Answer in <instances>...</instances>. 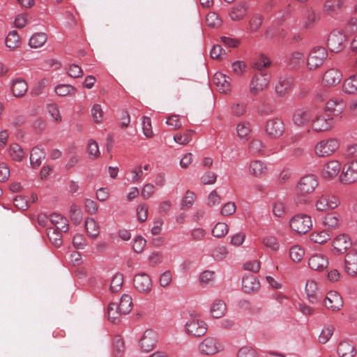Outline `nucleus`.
I'll return each instance as SVG.
<instances>
[{"label":"nucleus","mask_w":357,"mask_h":357,"mask_svg":"<svg viewBox=\"0 0 357 357\" xmlns=\"http://www.w3.org/2000/svg\"><path fill=\"white\" fill-rule=\"evenodd\" d=\"M340 147L337 139L331 137L319 141L314 146V152L319 158H326L332 155Z\"/></svg>","instance_id":"obj_1"},{"label":"nucleus","mask_w":357,"mask_h":357,"mask_svg":"<svg viewBox=\"0 0 357 357\" xmlns=\"http://www.w3.org/2000/svg\"><path fill=\"white\" fill-rule=\"evenodd\" d=\"M328 57V52L324 47L314 46L309 53L307 59V66L309 70H313L321 66Z\"/></svg>","instance_id":"obj_2"},{"label":"nucleus","mask_w":357,"mask_h":357,"mask_svg":"<svg viewBox=\"0 0 357 357\" xmlns=\"http://www.w3.org/2000/svg\"><path fill=\"white\" fill-rule=\"evenodd\" d=\"M291 229L299 234H305L312 227L311 217L305 214L294 215L289 221Z\"/></svg>","instance_id":"obj_3"},{"label":"nucleus","mask_w":357,"mask_h":357,"mask_svg":"<svg viewBox=\"0 0 357 357\" xmlns=\"http://www.w3.org/2000/svg\"><path fill=\"white\" fill-rule=\"evenodd\" d=\"M271 76L262 72L255 74L250 83V93L257 96L260 92L266 89L269 85Z\"/></svg>","instance_id":"obj_4"},{"label":"nucleus","mask_w":357,"mask_h":357,"mask_svg":"<svg viewBox=\"0 0 357 357\" xmlns=\"http://www.w3.org/2000/svg\"><path fill=\"white\" fill-rule=\"evenodd\" d=\"M318 185V180L314 174H307L303 176L296 185L298 193L306 195L312 192Z\"/></svg>","instance_id":"obj_5"},{"label":"nucleus","mask_w":357,"mask_h":357,"mask_svg":"<svg viewBox=\"0 0 357 357\" xmlns=\"http://www.w3.org/2000/svg\"><path fill=\"white\" fill-rule=\"evenodd\" d=\"M185 330L189 335L200 337L206 333L207 328L203 320L197 317H192L185 324Z\"/></svg>","instance_id":"obj_6"},{"label":"nucleus","mask_w":357,"mask_h":357,"mask_svg":"<svg viewBox=\"0 0 357 357\" xmlns=\"http://www.w3.org/2000/svg\"><path fill=\"white\" fill-rule=\"evenodd\" d=\"M199 349L202 354L209 356L223 350V347L217 339L208 337L199 344Z\"/></svg>","instance_id":"obj_7"},{"label":"nucleus","mask_w":357,"mask_h":357,"mask_svg":"<svg viewBox=\"0 0 357 357\" xmlns=\"http://www.w3.org/2000/svg\"><path fill=\"white\" fill-rule=\"evenodd\" d=\"M340 181L344 184L357 181V158L344 165L340 175Z\"/></svg>","instance_id":"obj_8"},{"label":"nucleus","mask_w":357,"mask_h":357,"mask_svg":"<svg viewBox=\"0 0 357 357\" xmlns=\"http://www.w3.org/2000/svg\"><path fill=\"white\" fill-rule=\"evenodd\" d=\"M314 112L310 108H299L295 110L292 116L294 123L299 127H304L313 118Z\"/></svg>","instance_id":"obj_9"},{"label":"nucleus","mask_w":357,"mask_h":357,"mask_svg":"<svg viewBox=\"0 0 357 357\" xmlns=\"http://www.w3.org/2000/svg\"><path fill=\"white\" fill-rule=\"evenodd\" d=\"M265 132L268 137L278 138L284 132V123L278 118L268 120L266 123Z\"/></svg>","instance_id":"obj_10"},{"label":"nucleus","mask_w":357,"mask_h":357,"mask_svg":"<svg viewBox=\"0 0 357 357\" xmlns=\"http://www.w3.org/2000/svg\"><path fill=\"white\" fill-rule=\"evenodd\" d=\"M333 126V118L324 114L317 116L312 124L313 130L317 132L328 131Z\"/></svg>","instance_id":"obj_11"},{"label":"nucleus","mask_w":357,"mask_h":357,"mask_svg":"<svg viewBox=\"0 0 357 357\" xmlns=\"http://www.w3.org/2000/svg\"><path fill=\"white\" fill-rule=\"evenodd\" d=\"M308 266L313 271L321 272L328 268V257L321 253L314 254L308 259Z\"/></svg>","instance_id":"obj_12"},{"label":"nucleus","mask_w":357,"mask_h":357,"mask_svg":"<svg viewBox=\"0 0 357 357\" xmlns=\"http://www.w3.org/2000/svg\"><path fill=\"white\" fill-rule=\"evenodd\" d=\"M134 286L139 292L148 294L152 289V280L148 274L141 273L135 276Z\"/></svg>","instance_id":"obj_13"},{"label":"nucleus","mask_w":357,"mask_h":357,"mask_svg":"<svg viewBox=\"0 0 357 357\" xmlns=\"http://www.w3.org/2000/svg\"><path fill=\"white\" fill-rule=\"evenodd\" d=\"M319 15L311 8H305L301 15V22L304 29H311L319 21Z\"/></svg>","instance_id":"obj_14"},{"label":"nucleus","mask_w":357,"mask_h":357,"mask_svg":"<svg viewBox=\"0 0 357 357\" xmlns=\"http://www.w3.org/2000/svg\"><path fill=\"white\" fill-rule=\"evenodd\" d=\"M155 344L156 337L155 332L152 330L145 331L139 340V345L142 350L144 352H149L153 349Z\"/></svg>","instance_id":"obj_15"},{"label":"nucleus","mask_w":357,"mask_h":357,"mask_svg":"<svg viewBox=\"0 0 357 357\" xmlns=\"http://www.w3.org/2000/svg\"><path fill=\"white\" fill-rule=\"evenodd\" d=\"M324 305L328 309L333 311H338L343 305V301L337 291H331L326 296Z\"/></svg>","instance_id":"obj_16"},{"label":"nucleus","mask_w":357,"mask_h":357,"mask_svg":"<svg viewBox=\"0 0 357 357\" xmlns=\"http://www.w3.org/2000/svg\"><path fill=\"white\" fill-rule=\"evenodd\" d=\"M340 169L341 164L337 160H330L323 166L321 174L326 178H333L340 173Z\"/></svg>","instance_id":"obj_17"},{"label":"nucleus","mask_w":357,"mask_h":357,"mask_svg":"<svg viewBox=\"0 0 357 357\" xmlns=\"http://www.w3.org/2000/svg\"><path fill=\"white\" fill-rule=\"evenodd\" d=\"M345 271L352 276L357 274V252L349 251L345 256L344 259Z\"/></svg>","instance_id":"obj_18"},{"label":"nucleus","mask_w":357,"mask_h":357,"mask_svg":"<svg viewBox=\"0 0 357 357\" xmlns=\"http://www.w3.org/2000/svg\"><path fill=\"white\" fill-rule=\"evenodd\" d=\"M293 79L290 77H282L278 79L275 90L279 96H284L292 88Z\"/></svg>","instance_id":"obj_19"},{"label":"nucleus","mask_w":357,"mask_h":357,"mask_svg":"<svg viewBox=\"0 0 357 357\" xmlns=\"http://www.w3.org/2000/svg\"><path fill=\"white\" fill-rule=\"evenodd\" d=\"M350 238L346 234H340L337 236L333 241V248L337 253H344L351 245Z\"/></svg>","instance_id":"obj_20"},{"label":"nucleus","mask_w":357,"mask_h":357,"mask_svg":"<svg viewBox=\"0 0 357 357\" xmlns=\"http://www.w3.org/2000/svg\"><path fill=\"white\" fill-rule=\"evenodd\" d=\"M342 73L336 68L328 70L324 75L323 82L325 85L331 86L338 84L342 79Z\"/></svg>","instance_id":"obj_21"},{"label":"nucleus","mask_w":357,"mask_h":357,"mask_svg":"<svg viewBox=\"0 0 357 357\" xmlns=\"http://www.w3.org/2000/svg\"><path fill=\"white\" fill-rule=\"evenodd\" d=\"M259 287V282L253 274L246 275L242 279V288L246 293L255 291Z\"/></svg>","instance_id":"obj_22"},{"label":"nucleus","mask_w":357,"mask_h":357,"mask_svg":"<svg viewBox=\"0 0 357 357\" xmlns=\"http://www.w3.org/2000/svg\"><path fill=\"white\" fill-rule=\"evenodd\" d=\"M230 78L222 73H215L213 76V82L218 90L220 93H227L230 90Z\"/></svg>","instance_id":"obj_23"},{"label":"nucleus","mask_w":357,"mask_h":357,"mask_svg":"<svg viewBox=\"0 0 357 357\" xmlns=\"http://www.w3.org/2000/svg\"><path fill=\"white\" fill-rule=\"evenodd\" d=\"M248 13V6L245 3H239L232 6L229 11L231 20L239 21L243 19Z\"/></svg>","instance_id":"obj_24"},{"label":"nucleus","mask_w":357,"mask_h":357,"mask_svg":"<svg viewBox=\"0 0 357 357\" xmlns=\"http://www.w3.org/2000/svg\"><path fill=\"white\" fill-rule=\"evenodd\" d=\"M50 221L54 226V229H59L63 232H67L69 229L68 220L59 213H54L50 215Z\"/></svg>","instance_id":"obj_25"},{"label":"nucleus","mask_w":357,"mask_h":357,"mask_svg":"<svg viewBox=\"0 0 357 357\" xmlns=\"http://www.w3.org/2000/svg\"><path fill=\"white\" fill-rule=\"evenodd\" d=\"M337 353L340 357H354L356 351L351 341H342L338 346Z\"/></svg>","instance_id":"obj_26"},{"label":"nucleus","mask_w":357,"mask_h":357,"mask_svg":"<svg viewBox=\"0 0 357 357\" xmlns=\"http://www.w3.org/2000/svg\"><path fill=\"white\" fill-rule=\"evenodd\" d=\"M343 36L339 32H332L328 38V47L333 52H339L342 49Z\"/></svg>","instance_id":"obj_27"},{"label":"nucleus","mask_w":357,"mask_h":357,"mask_svg":"<svg viewBox=\"0 0 357 357\" xmlns=\"http://www.w3.org/2000/svg\"><path fill=\"white\" fill-rule=\"evenodd\" d=\"M345 107V104L342 98H333L329 100L326 105V108L333 115L340 114Z\"/></svg>","instance_id":"obj_28"},{"label":"nucleus","mask_w":357,"mask_h":357,"mask_svg":"<svg viewBox=\"0 0 357 357\" xmlns=\"http://www.w3.org/2000/svg\"><path fill=\"white\" fill-rule=\"evenodd\" d=\"M28 86L26 81L22 78L14 79L11 85V91L14 96L22 97L27 91Z\"/></svg>","instance_id":"obj_29"},{"label":"nucleus","mask_w":357,"mask_h":357,"mask_svg":"<svg viewBox=\"0 0 357 357\" xmlns=\"http://www.w3.org/2000/svg\"><path fill=\"white\" fill-rule=\"evenodd\" d=\"M46 153L43 149L34 147L30 154V164L33 168L38 167L42 160L45 158Z\"/></svg>","instance_id":"obj_30"},{"label":"nucleus","mask_w":357,"mask_h":357,"mask_svg":"<svg viewBox=\"0 0 357 357\" xmlns=\"http://www.w3.org/2000/svg\"><path fill=\"white\" fill-rule=\"evenodd\" d=\"M267 167L264 162L255 160L249 165V172L255 177L261 176L266 172Z\"/></svg>","instance_id":"obj_31"},{"label":"nucleus","mask_w":357,"mask_h":357,"mask_svg":"<svg viewBox=\"0 0 357 357\" xmlns=\"http://www.w3.org/2000/svg\"><path fill=\"white\" fill-rule=\"evenodd\" d=\"M265 151V145L263 142L258 139H252L248 147V152L251 155L260 156L264 155Z\"/></svg>","instance_id":"obj_32"},{"label":"nucleus","mask_w":357,"mask_h":357,"mask_svg":"<svg viewBox=\"0 0 357 357\" xmlns=\"http://www.w3.org/2000/svg\"><path fill=\"white\" fill-rule=\"evenodd\" d=\"M227 311L225 303L222 300H215L211 307L213 317L219 319L225 315Z\"/></svg>","instance_id":"obj_33"},{"label":"nucleus","mask_w":357,"mask_h":357,"mask_svg":"<svg viewBox=\"0 0 357 357\" xmlns=\"http://www.w3.org/2000/svg\"><path fill=\"white\" fill-rule=\"evenodd\" d=\"M85 229L88 236L92 238H96L100 233L99 225L93 218L86 219Z\"/></svg>","instance_id":"obj_34"},{"label":"nucleus","mask_w":357,"mask_h":357,"mask_svg":"<svg viewBox=\"0 0 357 357\" xmlns=\"http://www.w3.org/2000/svg\"><path fill=\"white\" fill-rule=\"evenodd\" d=\"M342 90L347 94H354L357 92V75H351L344 81Z\"/></svg>","instance_id":"obj_35"},{"label":"nucleus","mask_w":357,"mask_h":357,"mask_svg":"<svg viewBox=\"0 0 357 357\" xmlns=\"http://www.w3.org/2000/svg\"><path fill=\"white\" fill-rule=\"evenodd\" d=\"M317 284L313 280H308L305 285V292L310 303H315L317 299Z\"/></svg>","instance_id":"obj_36"},{"label":"nucleus","mask_w":357,"mask_h":357,"mask_svg":"<svg viewBox=\"0 0 357 357\" xmlns=\"http://www.w3.org/2000/svg\"><path fill=\"white\" fill-rule=\"evenodd\" d=\"M263 19L260 15L256 14L252 15L246 27V31L249 33H256L262 24Z\"/></svg>","instance_id":"obj_37"},{"label":"nucleus","mask_w":357,"mask_h":357,"mask_svg":"<svg viewBox=\"0 0 357 357\" xmlns=\"http://www.w3.org/2000/svg\"><path fill=\"white\" fill-rule=\"evenodd\" d=\"M108 319L114 324H117L120 321V317L123 313L120 312L118 307V303H111L107 307Z\"/></svg>","instance_id":"obj_38"},{"label":"nucleus","mask_w":357,"mask_h":357,"mask_svg":"<svg viewBox=\"0 0 357 357\" xmlns=\"http://www.w3.org/2000/svg\"><path fill=\"white\" fill-rule=\"evenodd\" d=\"M340 215L337 213H328L324 217V225L328 229H334L339 227Z\"/></svg>","instance_id":"obj_39"},{"label":"nucleus","mask_w":357,"mask_h":357,"mask_svg":"<svg viewBox=\"0 0 357 357\" xmlns=\"http://www.w3.org/2000/svg\"><path fill=\"white\" fill-rule=\"evenodd\" d=\"M47 38L45 33H36L29 38V45L31 48L40 47L46 43Z\"/></svg>","instance_id":"obj_40"},{"label":"nucleus","mask_w":357,"mask_h":357,"mask_svg":"<svg viewBox=\"0 0 357 357\" xmlns=\"http://www.w3.org/2000/svg\"><path fill=\"white\" fill-rule=\"evenodd\" d=\"M132 298L128 294H124L120 299V302L118 304L119 310L123 314H128L132 310Z\"/></svg>","instance_id":"obj_41"},{"label":"nucleus","mask_w":357,"mask_h":357,"mask_svg":"<svg viewBox=\"0 0 357 357\" xmlns=\"http://www.w3.org/2000/svg\"><path fill=\"white\" fill-rule=\"evenodd\" d=\"M61 232L59 229H54V228H48L47 229V235L50 241L56 247H59L62 244Z\"/></svg>","instance_id":"obj_42"},{"label":"nucleus","mask_w":357,"mask_h":357,"mask_svg":"<svg viewBox=\"0 0 357 357\" xmlns=\"http://www.w3.org/2000/svg\"><path fill=\"white\" fill-rule=\"evenodd\" d=\"M331 238V235L326 230H322L319 231H313L310 234V239L312 241L322 244L324 243L327 242Z\"/></svg>","instance_id":"obj_43"},{"label":"nucleus","mask_w":357,"mask_h":357,"mask_svg":"<svg viewBox=\"0 0 357 357\" xmlns=\"http://www.w3.org/2000/svg\"><path fill=\"white\" fill-rule=\"evenodd\" d=\"M238 137L242 139H248L250 132V124L248 122H241L236 126Z\"/></svg>","instance_id":"obj_44"},{"label":"nucleus","mask_w":357,"mask_h":357,"mask_svg":"<svg viewBox=\"0 0 357 357\" xmlns=\"http://www.w3.org/2000/svg\"><path fill=\"white\" fill-rule=\"evenodd\" d=\"M70 219L75 225H79L82 220L83 215L81 208L73 204L70 209Z\"/></svg>","instance_id":"obj_45"},{"label":"nucleus","mask_w":357,"mask_h":357,"mask_svg":"<svg viewBox=\"0 0 357 357\" xmlns=\"http://www.w3.org/2000/svg\"><path fill=\"white\" fill-rule=\"evenodd\" d=\"M87 153L90 159L94 160L100 155L99 146L96 141L89 139L87 144Z\"/></svg>","instance_id":"obj_46"},{"label":"nucleus","mask_w":357,"mask_h":357,"mask_svg":"<svg viewBox=\"0 0 357 357\" xmlns=\"http://www.w3.org/2000/svg\"><path fill=\"white\" fill-rule=\"evenodd\" d=\"M6 45L8 48L13 50L20 44V37L16 31H10L6 38Z\"/></svg>","instance_id":"obj_47"},{"label":"nucleus","mask_w":357,"mask_h":357,"mask_svg":"<svg viewBox=\"0 0 357 357\" xmlns=\"http://www.w3.org/2000/svg\"><path fill=\"white\" fill-rule=\"evenodd\" d=\"M9 151L11 158L17 162L22 161L24 157L23 149L17 144H11Z\"/></svg>","instance_id":"obj_48"},{"label":"nucleus","mask_w":357,"mask_h":357,"mask_svg":"<svg viewBox=\"0 0 357 357\" xmlns=\"http://www.w3.org/2000/svg\"><path fill=\"white\" fill-rule=\"evenodd\" d=\"M270 65V59L264 54H260L252 63V66L254 69L261 71L263 68L269 67Z\"/></svg>","instance_id":"obj_49"},{"label":"nucleus","mask_w":357,"mask_h":357,"mask_svg":"<svg viewBox=\"0 0 357 357\" xmlns=\"http://www.w3.org/2000/svg\"><path fill=\"white\" fill-rule=\"evenodd\" d=\"M206 24L210 27H219L222 24V19L216 13L211 12L206 17Z\"/></svg>","instance_id":"obj_50"},{"label":"nucleus","mask_w":357,"mask_h":357,"mask_svg":"<svg viewBox=\"0 0 357 357\" xmlns=\"http://www.w3.org/2000/svg\"><path fill=\"white\" fill-rule=\"evenodd\" d=\"M305 255L304 250L299 245H294L289 250V256L294 262L301 261Z\"/></svg>","instance_id":"obj_51"},{"label":"nucleus","mask_w":357,"mask_h":357,"mask_svg":"<svg viewBox=\"0 0 357 357\" xmlns=\"http://www.w3.org/2000/svg\"><path fill=\"white\" fill-rule=\"evenodd\" d=\"M229 231L227 224L224 222H218L212 229V234L217 238H222L225 236Z\"/></svg>","instance_id":"obj_52"},{"label":"nucleus","mask_w":357,"mask_h":357,"mask_svg":"<svg viewBox=\"0 0 357 357\" xmlns=\"http://www.w3.org/2000/svg\"><path fill=\"white\" fill-rule=\"evenodd\" d=\"M75 91V89L70 84H61L54 88L55 93L59 96H66Z\"/></svg>","instance_id":"obj_53"},{"label":"nucleus","mask_w":357,"mask_h":357,"mask_svg":"<svg viewBox=\"0 0 357 357\" xmlns=\"http://www.w3.org/2000/svg\"><path fill=\"white\" fill-rule=\"evenodd\" d=\"M103 110L100 105L94 104L91 109V114L93 121L96 123H100L102 121L103 118Z\"/></svg>","instance_id":"obj_54"},{"label":"nucleus","mask_w":357,"mask_h":357,"mask_svg":"<svg viewBox=\"0 0 357 357\" xmlns=\"http://www.w3.org/2000/svg\"><path fill=\"white\" fill-rule=\"evenodd\" d=\"M262 243L264 245L271 250L273 252H276L280 248V244L278 241V239L273 236H268L263 238Z\"/></svg>","instance_id":"obj_55"},{"label":"nucleus","mask_w":357,"mask_h":357,"mask_svg":"<svg viewBox=\"0 0 357 357\" xmlns=\"http://www.w3.org/2000/svg\"><path fill=\"white\" fill-rule=\"evenodd\" d=\"M46 108L47 112L50 114L54 121H61L62 116L60 114L59 106L56 103L48 104Z\"/></svg>","instance_id":"obj_56"},{"label":"nucleus","mask_w":357,"mask_h":357,"mask_svg":"<svg viewBox=\"0 0 357 357\" xmlns=\"http://www.w3.org/2000/svg\"><path fill=\"white\" fill-rule=\"evenodd\" d=\"M334 332V327L331 325L325 326L319 337V341L321 344L326 343Z\"/></svg>","instance_id":"obj_57"},{"label":"nucleus","mask_w":357,"mask_h":357,"mask_svg":"<svg viewBox=\"0 0 357 357\" xmlns=\"http://www.w3.org/2000/svg\"><path fill=\"white\" fill-rule=\"evenodd\" d=\"M123 282V275L121 273H116L112 279L110 284V290L112 292L119 291L122 287Z\"/></svg>","instance_id":"obj_58"},{"label":"nucleus","mask_w":357,"mask_h":357,"mask_svg":"<svg viewBox=\"0 0 357 357\" xmlns=\"http://www.w3.org/2000/svg\"><path fill=\"white\" fill-rule=\"evenodd\" d=\"M338 206L337 202H315L317 211L328 213Z\"/></svg>","instance_id":"obj_59"},{"label":"nucleus","mask_w":357,"mask_h":357,"mask_svg":"<svg viewBox=\"0 0 357 357\" xmlns=\"http://www.w3.org/2000/svg\"><path fill=\"white\" fill-rule=\"evenodd\" d=\"M124 350V344L119 336H116L113 340V353L116 356H121Z\"/></svg>","instance_id":"obj_60"},{"label":"nucleus","mask_w":357,"mask_h":357,"mask_svg":"<svg viewBox=\"0 0 357 357\" xmlns=\"http://www.w3.org/2000/svg\"><path fill=\"white\" fill-rule=\"evenodd\" d=\"M305 59L304 54L300 51L294 52L290 56L289 61L294 66H297L303 63Z\"/></svg>","instance_id":"obj_61"},{"label":"nucleus","mask_w":357,"mask_h":357,"mask_svg":"<svg viewBox=\"0 0 357 357\" xmlns=\"http://www.w3.org/2000/svg\"><path fill=\"white\" fill-rule=\"evenodd\" d=\"M287 212V208L284 202H274L273 213L277 217H283Z\"/></svg>","instance_id":"obj_62"},{"label":"nucleus","mask_w":357,"mask_h":357,"mask_svg":"<svg viewBox=\"0 0 357 357\" xmlns=\"http://www.w3.org/2000/svg\"><path fill=\"white\" fill-rule=\"evenodd\" d=\"M257 353L251 347H241L238 352L237 357H256Z\"/></svg>","instance_id":"obj_63"},{"label":"nucleus","mask_w":357,"mask_h":357,"mask_svg":"<svg viewBox=\"0 0 357 357\" xmlns=\"http://www.w3.org/2000/svg\"><path fill=\"white\" fill-rule=\"evenodd\" d=\"M347 112L351 117H357V98L349 100L347 107Z\"/></svg>","instance_id":"obj_64"}]
</instances>
